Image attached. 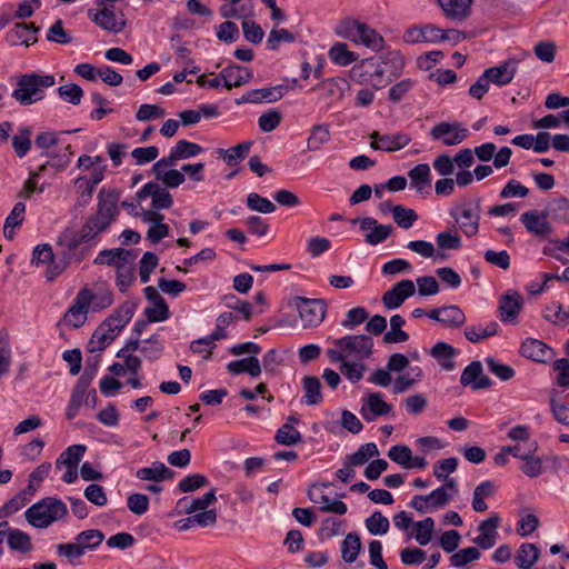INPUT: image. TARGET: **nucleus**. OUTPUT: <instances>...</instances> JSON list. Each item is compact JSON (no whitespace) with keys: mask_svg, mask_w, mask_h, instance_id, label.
Returning <instances> with one entry per match:
<instances>
[{"mask_svg":"<svg viewBox=\"0 0 569 569\" xmlns=\"http://www.w3.org/2000/svg\"><path fill=\"white\" fill-rule=\"evenodd\" d=\"M392 216L395 222L402 229H409L418 220V214L413 209L405 208L401 204H396L392 208Z\"/></svg>","mask_w":569,"mask_h":569,"instance_id":"6e6d98bb","label":"nucleus"},{"mask_svg":"<svg viewBox=\"0 0 569 569\" xmlns=\"http://www.w3.org/2000/svg\"><path fill=\"white\" fill-rule=\"evenodd\" d=\"M538 449L537 442H531L528 446V449L526 451V456L521 459L523 460V465L521 466L522 472L530 477V478H537L542 472V461L540 458L535 457L533 453Z\"/></svg>","mask_w":569,"mask_h":569,"instance_id":"2f4dec72","label":"nucleus"},{"mask_svg":"<svg viewBox=\"0 0 569 569\" xmlns=\"http://www.w3.org/2000/svg\"><path fill=\"white\" fill-rule=\"evenodd\" d=\"M523 307L522 296L515 290L502 295L499 299V316L501 321L513 323Z\"/></svg>","mask_w":569,"mask_h":569,"instance_id":"f8f14e48","label":"nucleus"},{"mask_svg":"<svg viewBox=\"0 0 569 569\" xmlns=\"http://www.w3.org/2000/svg\"><path fill=\"white\" fill-rule=\"evenodd\" d=\"M367 530L373 536L386 535L389 530L390 522L380 511H375L365 521Z\"/></svg>","mask_w":569,"mask_h":569,"instance_id":"864d4df0","label":"nucleus"},{"mask_svg":"<svg viewBox=\"0 0 569 569\" xmlns=\"http://www.w3.org/2000/svg\"><path fill=\"white\" fill-rule=\"evenodd\" d=\"M252 77H253V74H252L251 70H249L248 68H246L243 66H239V64H231V66L224 68L220 72V78L232 79L233 80L232 84L234 87H241V86L250 82Z\"/></svg>","mask_w":569,"mask_h":569,"instance_id":"a19ab883","label":"nucleus"},{"mask_svg":"<svg viewBox=\"0 0 569 569\" xmlns=\"http://www.w3.org/2000/svg\"><path fill=\"white\" fill-rule=\"evenodd\" d=\"M296 307L305 327H317L326 316V303L321 299H307L298 297Z\"/></svg>","mask_w":569,"mask_h":569,"instance_id":"0eeeda50","label":"nucleus"},{"mask_svg":"<svg viewBox=\"0 0 569 569\" xmlns=\"http://www.w3.org/2000/svg\"><path fill=\"white\" fill-rule=\"evenodd\" d=\"M413 526L416 530V541L420 546L428 545L432 539L435 530V520L431 517H427L423 520L415 522Z\"/></svg>","mask_w":569,"mask_h":569,"instance_id":"5fc2aeb1","label":"nucleus"},{"mask_svg":"<svg viewBox=\"0 0 569 569\" xmlns=\"http://www.w3.org/2000/svg\"><path fill=\"white\" fill-rule=\"evenodd\" d=\"M540 551L536 545L522 543L519 547L515 562L520 569H531L532 566L538 561Z\"/></svg>","mask_w":569,"mask_h":569,"instance_id":"c9c22d12","label":"nucleus"},{"mask_svg":"<svg viewBox=\"0 0 569 569\" xmlns=\"http://www.w3.org/2000/svg\"><path fill=\"white\" fill-rule=\"evenodd\" d=\"M476 208L479 209V203L476 204ZM457 223L460 229L467 237H472L477 234L479 230V213L478 210H473L470 207L461 206L460 214L455 217Z\"/></svg>","mask_w":569,"mask_h":569,"instance_id":"a878e982","label":"nucleus"},{"mask_svg":"<svg viewBox=\"0 0 569 569\" xmlns=\"http://www.w3.org/2000/svg\"><path fill=\"white\" fill-rule=\"evenodd\" d=\"M56 549L58 556L66 558L72 565L84 555L76 540L74 542L59 543Z\"/></svg>","mask_w":569,"mask_h":569,"instance_id":"774afa93","label":"nucleus"},{"mask_svg":"<svg viewBox=\"0 0 569 569\" xmlns=\"http://www.w3.org/2000/svg\"><path fill=\"white\" fill-rule=\"evenodd\" d=\"M446 18L463 21L470 13L472 0H438Z\"/></svg>","mask_w":569,"mask_h":569,"instance_id":"393cba45","label":"nucleus"},{"mask_svg":"<svg viewBox=\"0 0 569 569\" xmlns=\"http://www.w3.org/2000/svg\"><path fill=\"white\" fill-rule=\"evenodd\" d=\"M372 67H375L373 57L362 59L351 68L349 72L350 79L360 84L371 81Z\"/></svg>","mask_w":569,"mask_h":569,"instance_id":"a18cd8bd","label":"nucleus"},{"mask_svg":"<svg viewBox=\"0 0 569 569\" xmlns=\"http://www.w3.org/2000/svg\"><path fill=\"white\" fill-rule=\"evenodd\" d=\"M10 335L6 328L0 329V378L8 373L11 365Z\"/></svg>","mask_w":569,"mask_h":569,"instance_id":"603ef678","label":"nucleus"},{"mask_svg":"<svg viewBox=\"0 0 569 569\" xmlns=\"http://www.w3.org/2000/svg\"><path fill=\"white\" fill-rule=\"evenodd\" d=\"M136 256L131 250L123 248L104 249L94 259V264H107L114 267L116 270L123 264H131Z\"/></svg>","mask_w":569,"mask_h":569,"instance_id":"aec40b11","label":"nucleus"},{"mask_svg":"<svg viewBox=\"0 0 569 569\" xmlns=\"http://www.w3.org/2000/svg\"><path fill=\"white\" fill-rule=\"evenodd\" d=\"M518 61L508 59L498 66L488 68L483 71V76L489 83L502 87L510 83L516 74Z\"/></svg>","mask_w":569,"mask_h":569,"instance_id":"2eb2a0df","label":"nucleus"},{"mask_svg":"<svg viewBox=\"0 0 569 569\" xmlns=\"http://www.w3.org/2000/svg\"><path fill=\"white\" fill-rule=\"evenodd\" d=\"M120 191L101 189L98 193L97 211L89 216L83 223L79 234L64 237L60 246H64L62 256L71 260L74 251L81 243H88L104 232L119 214Z\"/></svg>","mask_w":569,"mask_h":569,"instance_id":"f257e3e1","label":"nucleus"},{"mask_svg":"<svg viewBox=\"0 0 569 569\" xmlns=\"http://www.w3.org/2000/svg\"><path fill=\"white\" fill-rule=\"evenodd\" d=\"M301 385L305 393L301 402L308 406H317L322 402V386L318 377L306 376L302 378Z\"/></svg>","mask_w":569,"mask_h":569,"instance_id":"cd10ccee","label":"nucleus"},{"mask_svg":"<svg viewBox=\"0 0 569 569\" xmlns=\"http://www.w3.org/2000/svg\"><path fill=\"white\" fill-rule=\"evenodd\" d=\"M68 513L66 503L54 497H46L24 511L28 523L34 528L46 529L63 519Z\"/></svg>","mask_w":569,"mask_h":569,"instance_id":"f03ea898","label":"nucleus"},{"mask_svg":"<svg viewBox=\"0 0 569 569\" xmlns=\"http://www.w3.org/2000/svg\"><path fill=\"white\" fill-rule=\"evenodd\" d=\"M74 540L86 553L87 550H94L102 543L104 533L99 529H89L79 532Z\"/></svg>","mask_w":569,"mask_h":569,"instance_id":"ea45409f","label":"nucleus"},{"mask_svg":"<svg viewBox=\"0 0 569 569\" xmlns=\"http://www.w3.org/2000/svg\"><path fill=\"white\" fill-rule=\"evenodd\" d=\"M227 370L232 375L249 373L251 377H258L261 373V363L254 356L231 361L227 365Z\"/></svg>","mask_w":569,"mask_h":569,"instance_id":"c85d7f7f","label":"nucleus"},{"mask_svg":"<svg viewBox=\"0 0 569 569\" xmlns=\"http://www.w3.org/2000/svg\"><path fill=\"white\" fill-rule=\"evenodd\" d=\"M499 325L497 321L489 322L486 327L469 326L465 329V337L472 343H478L483 339L498 333Z\"/></svg>","mask_w":569,"mask_h":569,"instance_id":"37998d69","label":"nucleus"},{"mask_svg":"<svg viewBox=\"0 0 569 569\" xmlns=\"http://www.w3.org/2000/svg\"><path fill=\"white\" fill-rule=\"evenodd\" d=\"M415 284L409 279H403L392 286L382 296V303L387 309L399 308L407 298L415 293Z\"/></svg>","mask_w":569,"mask_h":569,"instance_id":"ddd939ff","label":"nucleus"},{"mask_svg":"<svg viewBox=\"0 0 569 569\" xmlns=\"http://www.w3.org/2000/svg\"><path fill=\"white\" fill-rule=\"evenodd\" d=\"M251 144V141H244L227 150H220V152L223 154V159L227 161V163L231 166L247 157Z\"/></svg>","mask_w":569,"mask_h":569,"instance_id":"052dcab7","label":"nucleus"},{"mask_svg":"<svg viewBox=\"0 0 569 569\" xmlns=\"http://www.w3.org/2000/svg\"><path fill=\"white\" fill-rule=\"evenodd\" d=\"M137 197L139 200H143L148 197L152 198V207L157 210L169 209L172 203V197L164 188H161L157 182L146 183L138 192Z\"/></svg>","mask_w":569,"mask_h":569,"instance_id":"6ab92c4d","label":"nucleus"},{"mask_svg":"<svg viewBox=\"0 0 569 569\" xmlns=\"http://www.w3.org/2000/svg\"><path fill=\"white\" fill-rule=\"evenodd\" d=\"M274 440L283 446H293L301 441V435L291 423H284L277 430Z\"/></svg>","mask_w":569,"mask_h":569,"instance_id":"4d7b16f0","label":"nucleus"},{"mask_svg":"<svg viewBox=\"0 0 569 569\" xmlns=\"http://www.w3.org/2000/svg\"><path fill=\"white\" fill-rule=\"evenodd\" d=\"M330 140V131L327 124H316L311 129V134L308 139V149L317 151L320 147Z\"/></svg>","mask_w":569,"mask_h":569,"instance_id":"13d9d810","label":"nucleus"},{"mask_svg":"<svg viewBox=\"0 0 569 569\" xmlns=\"http://www.w3.org/2000/svg\"><path fill=\"white\" fill-rule=\"evenodd\" d=\"M500 517L498 513H492L488 519L480 522L478 527L479 535L473 539V542L481 549L492 548L498 538V527Z\"/></svg>","mask_w":569,"mask_h":569,"instance_id":"dca6fc26","label":"nucleus"},{"mask_svg":"<svg viewBox=\"0 0 569 569\" xmlns=\"http://www.w3.org/2000/svg\"><path fill=\"white\" fill-rule=\"evenodd\" d=\"M460 383L465 387L470 386L472 390H482L490 388L492 380L483 375L481 362L476 360L463 369Z\"/></svg>","mask_w":569,"mask_h":569,"instance_id":"4468645a","label":"nucleus"},{"mask_svg":"<svg viewBox=\"0 0 569 569\" xmlns=\"http://www.w3.org/2000/svg\"><path fill=\"white\" fill-rule=\"evenodd\" d=\"M310 500L315 503H320V510L322 512H333L337 515H345L348 510L347 505L343 501L336 500L331 501L330 498L325 493L316 495L311 489L308 491Z\"/></svg>","mask_w":569,"mask_h":569,"instance_id":"4c0bfd02","label":"nucleus"},{"mask_svg":"<svg viewBox=\"0 0 569 569\" xmlns=\"http://www.w3.org/2000/svg\"><path fill=\"white\" fill-rule=\"evenodd\" d=\"M136 306L131 302H124L109 316L102 325L109 328L111 332H119L133 317Z\"/></svg>","mask_w":569,"mask_h":569,"instance_id":"b1692460","label":"nucleus"},{"mask_svg":"<svg viewBox=\"0 0 569 569\" xmlns=\"http://www.w3.org/2000/svg\"><path fill=\"white\" fill-rule=\"evenodd\" d=\"M88 16L97 26L109 32L119 33L126 28V19L122 12H119V14L101 12L93 13L92 10H89Z\"/></svg>","mask_w":569,"mask_h":569,"instance_id":"5701e85b","label":"nucleus"},{"mask_svg":"<svg viewBox=\"0 0 569 569\" xmlns=\"http://www.w3.org/2000/svg\"><path fill=\"white\" fill-rule=\"evenodd\" d=\"M360 21L351 18L342 19L335 28V33L357 44Z\"/></svg>","mask_w":569,"mask_h":569,"instance_id":"de8ad7c7","label":"nucleus"},{"mask_svg":"<svg viewBox=\"0 0 569 569\" xmlns=\"http://www.w3.org/2000/svg\"><path fill=\"white\" fill-rule=\"evenodd\" d=\"M520 221L523 223L527 231L535 237L546 239L552 233V226L548 221L547 211H526L520 216Z\"/></svg>","mask_w":569,"mask_h":569,"instance_id":"9d476101","label":"nucleus"},{"mask_svg":"<svg viewBox=\"0 0 569 569\" xmlns=\"http://www.w3.org/2000/svg\"><path fill=\"white\" fill-rule=\"evenodd\" d=\"M360 550L361 540L359 535L356 532H349L341 543L342 559L348 563H352L356 561Z\"/></svg>","mask_w":569,"mask_h":569,"instance_id":"79ce46f5","label":"nucleus"},{"mask_svg":"<svg viewBox=\"0 0 569 569\" xmlns=\"http://www.w3.org/2000/svg\"><path fill=\"white\" fill-rule=\"evenodd\" d=\"M436 242L439 250H458L462 246L461 238L457 230L455 232L443 231L438 233Z\"/></svg>","mask_w":569,"mask_h":569,"instance_id":"e2e57ef3","label":"nucleus"},{"mask_svg":"<svg viewBox=\"0 0 569 569\" xmlns=\"http://www.w3.org/2000/svg\"><path fill=\"white\" fill-rule=\"evenodd\" d=\"M137 478L144 481L160 482L174 477V471L160 461H154L150 467L140 468L136 473Z\"/></svg>","mask_w":569,"mask_h":569,"instance_id":"bb28decb","label":"nucleus"},{"mask_svg":"<svg viewBox=\"0 0 569 569\" xmlns=\"http://www.w3.org/2000/svg\"><path fill=\"white\" fill-rule=\"evenodd\" d=\"M224 329L226 328L220 327L219 325L216 323V329L212 331L211 335H209L208 337L197 339L191 342V345H190L191 351L194 353H201V349L199 347H200V345H206V347H208V355L204 358L209 359L212 349L216 347L214 341L227 337Z\"/></svg>","mask_w":569,"mask_h":569,"instance_id":"c03bdc74","label":"nucleus"},{"mask_svg":"<svg viewBox=\"0 0 569 569\" xmlns=\"http://www.w3.org/2000/svg\"><path fill=\"white\" fill-rule=\"evenodd\" d=\"M406 320L400 315L390 318V330L385 333L382 341L387 345L401 343L409 340V335L402 330Z\"/></svg>","mask_w":569,"mask_h":569,"instance_id":"7c9ffc66","label":"nucleus"},{"mask_svg":"<svg viewBox=\"0 0 569 569\" xmlns=\"http://www.w3.org/2000/svg\"><path fill=\"white\" fill-rule=\"evenodd\" d=\"M441 323L448 328H459L466 322L463 311L456 305L441 307Z\"/></svg>","mask_w":569,"mask_h":569,"instance_id":"8fccbe9b","label":"nucleus"},{"mask_svg":"<svg viewBox=\"0 0 569 569\" xmlns=\"http://www.w3.org/2000/svg\"><path fill=\"white\" fill-rule=\"evenodd\" d=\"M117 333L111 332L104 325H100L99 328L93 332L89 343L88 351H103L111 341L116 338Z\"/></svg>","mask_w":569,"mask_h":569,"instance_id":"e433bc0d","label":"nucleus"},{"mask_svg":"<svg viewBox=\"0 0 569 569\" xmlns=\"http://www.w3.org/2000/svg\"><path fill=\"white\" fill-rule=\"evenodd\" d=\"M331 61L338 66H349L358 60V54L350 51L343 42H336L328 52Z\"/></svg>","mask_w":569,"mask_h":569,"instance_id":"58836bf2","label":"nucleus"},{"mask_svg":"<svg viewBox=\"0 0 569 569\" xmlns=\"http://www.w3.org/2000/svg\"><path fill=\"white\" fill-rule=\"evenodd\" d=\"M520 353L532 361L547 363L553 358V350L541 340L527 338L520 347Z\"/></svg>","mask_w":569,"mask_h":569,"instance_id":"f3484780","label":"nucleus"},{"mask_svg":"<svg viewBox=\"0 0 569 569\" xmlns=\"http://www.w3.org/2000/svg\"><path fill=\"white\" fill-rule=\"evenodd\" d=\"M379 456L378 447L375 442H368L362 446L352 455L347 456L345 466L358 467L365 465L369 459Z\"/></svg>","mask_w":569,"mask_h":569,"instance_id":"72a5a7b5","label":"nucleus"},{"mask_svg":"<svg viewBox=\"0 0 569 569\" xmlns=\"http://www.w3.org/2000/svg\"><path fill=\"white\" fill-rule=\"evenodd\" d=\"M144 316L149 322H161L169 318L170 311L166 300L152 303L144 309Z\"/></svg>","mask_w":569,"mask_h":569,"instance_id":"0e129e2a","label":"nucleus"},{"mask_svg":"<svg viewBox=\"0 0 569 569\" xmlns=\"http://www.w3.org/2000/svg\"><path fill=\"white\" fill-rule=\"evenodd\" d=\"M481 553L476 547H468L459 550L450 557V565L456 568L466 566L467 563L478 560Z\"/></svg>","mask_w":569,"mask_h":569,"instance_id":"680f3d73","label":"nucleus"},{"mask_svg":"<svg viewBox=\"0 0 569 569\" xmlns=\"http://www.w3.org/2000/svg\"><path fill=\"white\" fill-rule=\"evenodd\" d=\"M456 349L447 342H437L430 350V355L439 362V365L450 371L455 368L452 358L456 356Z\"/></svg>","mask_w":569,"mask_h":569,"instance_id":"c756f323","label":"nucleus"},{"mask_svg":"<svg viewBox=\"0 0 569 569\" xmlns=\"http://www.w3.org/2000/svg\"><path fill=\"white\" fill-rule=\"evenodd\" d=\"M333 342L336 347L346 351L347 355H353L359 360L370 358L373 352V340L366 335L345 336Z\"/></svg>","mask_w":569,"mask_h":569,"instance_id":"39448f33","label":"nucleus"},{"mask_svg":"<svg viewBox=\"0 0 569 569\" xmlns=\"http://www.w3.org/2000/svg\"><path fill=\"white\" fill-rule=\"evenodd\" d=\"M58 94L62 100L78 106L83 97V90L76 83H67L58 88Z\"/></svg>","mask_w":569,"mask_h":569,"instance_id":"69168bd1","label":"nucleus"},{"mask_svg":"<svg viewBox=\"0 0 569 569\" xmlns=\"http://www.w3.org/2000/svg\"><path fill=\"white\" fill-rule=\"evenodd\" d=\"M383 38L370 26L361 22L357 44H362L373 51H379L383 48Z\"/></svg>","mask_w":569,"mask_h":569,"instance_id":"473e14b6","label":"nucleus"},{"mask_svg":"<svg viewBox=\"0 0 569 569\" xmlns=\"http://www.w3.org/2000/svg\"><path fill=\"white\" fill-rule=\"evenodd\" d=\"M247 207L260 213H272L276 211V204L273 202L256 192L248 194Z\"/></svg>","mask_w":569,"mask_h":569,"instance_id":"bf43d9fd","label":"nucleus"},{"mask_svg":"<svg viewBox=\"0 0 569 569\" xmlns=\"http://www.w3.org/2000/svg\"><path fill=\"white\" fill-rule=\"evenodd\" d=\"M40 31V28L34 23L19 22L16 23L14 28L7 33V39L12 46L23 43L29 47L31 43L37 42L36 34Z\"/></svg>","mask_w":569,"mask_h":569,"instance_id":"4be33fe9","label":"nucleus"},{"mask_svg":"<svg viewBox=\"0 0 569 569\" xmlns=\"http://www.w3.org/2000/svg\"><path fill=\"white\" fill-rule=\"evenodd\" d=\"M543 318L559 327L569 325V311L565 310L558 302H551L543 310Z\"/></svg>","mask_w":569,"mask_h":569,"instance_id":"09e8293b","label":"nucleus"},{"mask_svg":"<svg viewBox=\"0 0 569 569\" xmlns=\"http://www.w3.org/2000/svg\"><path fill=\"white\" fill-rule=\"evenodd\" d=\"M284 86L253 89L249 91L250 103L276 102L283 97Z\"/></svg>","mask_w":569,"mask_h":569,"instance_id":"f704fd0d","label":"nucleus"},{"mask_svg":"<svg viewBox=\"0 0 569 569\" xmlns=\"http://www.w3.org/2000/svg\"><path fill=\"white\" fill-rule=\"evenodd\" d=\"M92 381V373H82L78 379L67 407L66 417L68 420L73 419L86 399L87 392Z\"/></svg>","mask_w":569,"mask_h":569,"instance_id":"a211bd4d","label":"nucleus"},{"mask_svg":"<svg viewBox=\"0 0 569 569\" xmlns=\"http://www.w3.org/2000/svg\"><path fill=\"white\" fill-rule=\"evenodd\" d=\"M432 140L441 141L446 147L458 146L469 137V130L461 122L442 121L435 124L430 132Z\"/></svg>","mask_w":569,"mask_h":569,"instance_id":"20e7f679","label":"nucleus"},{"mask_svg":"<svg viewBox=\"0 0 569 569\" xmlns=\"http://www.w3.org/2000/svg\"><path fill=\"white\" fill-rule=\"evenodd\" d=\"M408 176L410 178L411 186L419 192L430 186V168L427 163L417 164L408 172Z\"/></svg>","mask_w":569,"mask_h":569,"instance_id":"3c124183","label":"nucleus"},{"mask_svg":"<svg viewBox=\"0 0 569 569\" xmlns=\"http://www.w3.org/2000/svg\"><path fill=\"white\" fill-rule=\"evenodd\" d=\"M281 120L282 113L277 109H271L259 117L258 124L261 131L271 132L280 124Z\"/></svg>","mask_w":569,"mask_h":569,"instance_id":"338daca9","label":"nucleus"},{"mask_svg":"<svg viewBox=\"0 0 569 569\" xmlns=\"http://www.w3.org/2000/svg\"><path fill=\"white\" fill-rule=\"evenodd\" d=\"M91 306V290L82 288L64 315L66 322L72 328H80L87 320V313Z\"/></svg>","mask_w":569,"mask_h":569,"instance_id":"6e6552de","label":"nucleus"},{"mask_svg":"<svg viewBox=\"0 0 569 569\" xmlns=\"http://www.w3.org/2000/svg\"><path fill=\"white\" fill-rule=\"evenodd\" d=\"M56 79L52 74L24 73L18 78L12 98L22 106L32 104L44 97V88L53 87Z\"/></svg>","mask_w":569,"mask_h":569,"instance_id":"7ed1b4c3","label":"nucleus"},{"mask_svg":"<svg viewBox=\"0 0 569 569\" xmlns=\"http://www.w3.org/2000/svg\"><path fill=\"white\" fill-rule=\"evenodd\" d=\"M7 542L12 551L28 553L32 550L31 537L24 531L10 527L8 521L0 522V545Z\"/></svg>","mask_w":569,"mask_h":569,"instance_id":"1a4fd4ad","label":"nucleus"},{"mask_svg":"<svg viewBox=\"0 0 569 569\" xmlns=\"http://www.w3.org/2000/svg\"><path fill=\"white\" fill-rule=\"evenodd\" d=\"M86 449L83 445H72L68 447L57 459L56 467L60 468L62 465L67 467H78Z\"/></svg>","mask_w":569,"mask_h":569,"instance_id":"49530a36","label":"nucleus"},{"mask_svg":"<svg viewBox=\"0 0 569 569\" xmlns=\"http://www.w3.org/2000/svg\"><path fill=\"white\" fill-rule=\"evenodd\" d=\"M392 407L388 405L380 392H371L367 397V405L360 409L362 418L367 421H373L379 416H386Z\"/></svg>","mask_w":569,"mask_h":569,"instance_id":"412c9836","label":"nucleus"},{"mask_svg":"<svg viewBox=\"0 0 569 569\" xmlns=\"http://www.w3.org/2000/svg\"><path fill=\"white\" fill-rule=\"evenodd\" d=\"M370 147L375 150L395 152L407 147L411 142V137L407 133L398 132L393 134H380L378 131L370 133Z\"/></svg>","mask_w":569,"mask_h":569,"instance_id":"9b49d317","label":"nucleus"},{"mask_svg":"<svg viewBox=\"0 0 569 569\" xmlns=\"http://www.w3.org/2000/svg\"><path fill=\"white\" fill-rule=\"evenodd\" d=\"M352 224H359L361 231L365 232V241L370 246H377L385 242L393 232L391 224H379L371 217L355 218Z\"/></svg>","mask_w":569,"mask_h":569,"instance_id":"423d86ee","label":"nucleus"}]
</instances>
